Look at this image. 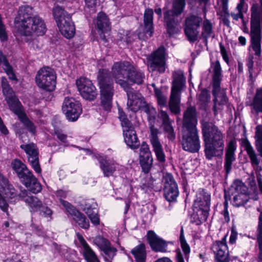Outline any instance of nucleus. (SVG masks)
<instances>
[{"label":"nucleus","instance_id":"f257e3e1","mask_svg":"<svg viewBox=\"0 0 262 262\" xmlns=\"http://www.w3.org/2000/svg\"><path fill=\"white\" fill-rule=\"evenodd\" d=\"M202 129L206 158L211 160L213 157L222 156L224 142L221 130L212 122L205 121L202 122Z\"/></svg>","mask_w":262,"mask_h":262},{"label":"nucleus","instance_id":"f03ea898","mask_svg":"<svg viewBox=\"0 0 262 262\" xmlns=\"http://www.w3.org/2000/svg\"><path fill=\"white\" fill-rule=\"evenodd\" d=\"M97 79L100 92V107L105 111H110L114 92L111 74L105 69L100 70Z\"/></svg>","mask_w":262,"mask_h":262},{"label":"nucleus","instance_id":"7ed1b4c3","mask_svg":"<svg viewBox=\"0 0 262 262\" xmlns=\"http://www.w3.org/2000/svg\"><path fill=\"white\" fill-rule=\"evenodd\" d=\"M212 68L213 69L212 94L214 96L213 110L214 115H216L219 111L223 110V106L226 104L228 98L225 90H222L220 86L222 74L219 61L217 60L212 63Z\"/></svg>","mask_w":262,"mask_h":262},{"label":"nucleus","instance_id":"20e7f679","mask_svg":"<svg viewBox=\"0 0 262 262\" xmlns=\"http://www.w3.org/2000/svg\"><path fill=\"white\" fill-rule=\"evenodd\" d=\"M168 107L172 113L177 115L180 113L181 94L185 84L183 72L181 70L173 72Z\"/></svg>","mask_w":262,"mask_h":262},{"label":"nucleus","instance_id":"39448f33","mask_svg":"<svg viewBox=\"0 0 262 262\" xmlns=\"http://www.w3.org/2000/svg\"><path fill=\"white\" fill-rule=\"evenodd\" d=\"M255 147L259 155L262 157V125H258L255 128ZM242 145L246 151L250 160L251 166L256 170H262V167L259 165L260 159L253 146L247 139L242 141Z\"/></svg>","mask_w":262,"mask_h":262},{"label":"nucleus","instance_id":"423d86ee","mask_svg":"<svg viewBox=\"0 0 262 262\" xmlns=\"http://www.w3.org/2000/svg\"><path fill=\"white\" fill-rule=\"evenodd\" d=\"M185 6V0H173L172 10L164 13L167 31L170 36L177 34L180 31L177 27L179 22L176 20L175 17L182 13Z\"/></svg>","mask_w":262,"mask_h":262},{"label":"nucleus","instance_id":"0eeeda50","mask_svg":"<svg viewBox=\"0 0 262 262\" xmlns=\"http://www.w3.org/2000/svg\"><path fill=\"white\" fill-rule=\"evenodd\" d=\"M229 191L232 196L231 202L236 207L244 206L249 200L248 188L240 180L234 181Z\"/></svg>","mask_w":262,"mask_h":262},{"label":"nucleus","instance_id":"6e6552de","mask_svg":"<svg viewBox=\"0 0 262 262\" xmlns=\"http://www.w3.org/2000/svg\"><path fill=\"white\" fill-rule=\"evenodd\" d=\"M180 142L182 148L190 152H198L200 142L197 129L182 128Z\"/></svg>","mask_w":262,"mask_h":262},{"label":"nucleus","instance_id":"1a4fd4ad","mask_svg":"<svg viewBox=\"0 0 262 262\" xmlns=\"http://www.w3.org/2000/svg\"><path fill=\"white\" fill-rule=\"evenodd\" d=\"M202 18L196 14H189L184 20V32L190 42H194L199 38Z\"/></svg>","mask_w":262,"mask_h":262},{"label":"nucleus","instance_id":"9d476101","mask_svg":"<svg viewBox=\"0 0 262 262\" xmlns=\"http://www.w3.org/2000/svg\"><path fill=\"white\" fill-rule=\"evenodd\" d=\"M56 79L54 71L49 67L40 69L36 76V82L38 86L48 91L54 90Z\"/></svg>","mask_w":262,"mask_h":262},{"label":"nucleus","instance_id":"9b49d317","mask_svg":"<svg viewBox=\"0 0 262 262\" xmlns=\"http://www.w3.org/2000/svg\"><path fill=\"white\" fill-rule=\"evenodd\" d=\"M116 62L126 76V80L137 84L143 83L145 78L144 74L136 66L127 61Z\"/></svg>","mask_w":262,"mask_h":262},{"label":"nucleus","instance_id":"f8f14e48","mask_svg":"<svg viewBox=\"0 0 262 262\" xmlns=\"http://www.w3.org/2000/svg\"><path fill=\"white\" fill-rule=\"evenodd\" d=\"M194 205L199 208L197 213L200 222H205L208 217L210 210V194L204 190H199L196 194Z\"/></svg>","mask_w":262,"mask_h":262},{"label":"nucleus","instance_id":"ddd939ff","mask_svg":"<svg viewBox=\"0 0 262 262\" xmlns=\"http://www.w3.org/2000/svg\"><path fill=\"white\" fill-rule=\"evenodd\" d=\"M18 32L22 35L30 36L34 34L36 36H42L46 32V26L44 20L38 15H34Z\"/></svg>","mask_w":262,"mask_h":262},{"label":"nucleus","instance_id":"4468645a","mask_svg":"<svg viewBox=\"0 0 262 262\" xmlns=\"http://www.w3.org/2000/svg\"><path fill=\"white\" fill-rule=\"evenodd\" d=\"M165 49L160 47L147 58V67L149 71L164 73L165 71Z\"/></svg>","mask_w":262,"mask_h":262},{"label":"nucleus","instance_id":"2eb2a0df","mask_svg":"<svg viewBox=\"0 0 262 262\" xmlns=\"http://www.w3.org/2000/svg\"><path fill=\"white\" fill-rule=\"evenodd\" d=\"M62 110L67 119L72 122L77 120L82 113L80 103L73 97H67L64 98Z\"/></svg>","mask_w":262,"mask_h":262},{"label":"nucleus","instance_id":"dca6fc26","mask_svg":"<svg viewBox=\"0 0 262 262\" xmlns=\"http://www.w3.org/2000/svg\"><path fill=\"white\" fill-rule=\"evenodd\" d=\"M76 85L82 97L86 100H94L97 92L92 81L85 77H80L76 80Z\"/></svg>","mask_w":262,"mask_h":262},{"label":"nucleus","instance_id":"f3484780","mask_svg":"<svg viewBox=\"0 0 262 262\" xmlns=\"http://www.w3.org/2000/svg\"><path fill=\"white\" fill-rule=\"evenodd\" d=\"M1 86L3 95L10 108L13 112L18 111L19 108L21 107L20 103L5 77L2 78Z\"/></svg>","mask_w":262,"mask_h":262},{"label":"nucleus","instance_id":"a211bd4d","mask_svg":"<svg viewBox=\"0 0 262 262\" xmlns=\"http://www.w3.org/2000/svg\"><path fill=\"white\" fill-rule=\"evenodd\" d=\"M20 148L26 153L28 162L32 168L36 173H40L41 169L39 162V150L37 145L33 143H30L21 145Z\"/></svg>","mask_w":262,"mask_h":262},{"label":"nucleus","instance_id":"6ab92c4d","mask_svg":"<svg viewBox=\"0 0 262 262\" xmlns=\"http://www.w3.org/2000/svg\"><path fill=\"white\" fill-rule=\"evenodd\" d=\"M164 184V195L166 200L169 202L176 201L179 195V190L177 184L171 174L165 175Z\"/></svg>","mask_w":262,"mask_h":262},{"label":"nucleus","instance_id":"aec40b11","mask_svg":"<svg viewBox=\"0 0 262 262\" xmlns=\"http://www.w3.org/2000/svg\"><path fill=\"white\" fill-rule=\"evenodd\" d=\"M251 11V39L261 38L260 23L261 21V15L259 13L258 6L252 5Z\"/></svg>","mask_w":262,"mask_h":262},{"label":"nucleus","instance_id":"412c9836","mask_svg":"<svg viewBox=\"0 0 262 262\" xmlns=\"http://www.w3.org/2000/svg\"><path fill=\"white\" fill-rule=\"evenodd\" d=\"M211 249L216 262H230V258L225 237L221 241H216Z\"/></svg>","mask_w":262,"mask_h":262},{"label":"nucleus","instance_id":"4be33fe9","mask_svg":"<svg viewBox=\"0 0 262 262\" xmlns=\"http://www.w3.org/2000/svg\"><path fill=\"white\" fill-rule=\"evenodd\" d=\"M150 130V142L156 154L157 159L160 162H164L165 161V156L162 146L158 136L159 132L158 129L155 128L154 126H151Z\"/></svg>","mask_w":262,"mask_h":262},{"label":"nucleus","instance_id":"5701e85b","mask_svg":"<svg viewBox=\"0 0 262 262\" xmlns=\"http://www.w3.org/2000/svg\"><path fill=\"white\" fill-rule=\"evenodd\" d=\"M32 8L29 6H22L20 7L18 11V16L15 19V27L17 32L27 25V23L32 18Z\"/></svg>","mask_w":262,"mask_h":262},{"label":"nucleus","instance_id":"b1692460","mask_svg":"<svg viewBox=\"0 0 262 262\" xmlns=\"http://www.w3.org/2000/svg\"><path fill=\"white\" fill-rule=\"evenodd\" d=\"M127 96L128 109L134 112H136L144 106L145 101L140 93L135 91H131L127 92Z\"/></svg>","mask_w":262,"mask_h":262},{"label":"nucleus","instance_id":"393cba45","mask_svg":"<svg viewBox=\"0 0 262 262\" xmlns=\"http://www.w3.org/2000/svg\"><path fill=\"white\" fill-rule=\"evenodd\" d=\"M197 123L196 109L190 106L184 113L182 128L197 129Z\"/></svg>","mask_w":262,"mask_h":262},{"label":"nucleus","instance_id":"a878e982","mask_svg":"<svg viewBox=\"0 0 262 262\" xmlns=\"http://www.w3.org/2000/svg\"><path fill=\"white\" fill-rule=\"evenodd\" d=\"M124 140L126 145L133 149H137L140 145L136 132L132 125L123 128Z\"/></svg>","mask_w":262,"mask_h":262},{"label":"nucleus","instance_id":"bb28decb","mask_svg":"<svg viewBox=\"0 0 262 262\" xmlns=\"http://www.w3.org/2000/svg\"><path fill=\"white\" fill-rule=\"evenodd\" d=\"M112 73L116 82L125 91L126 94H127L128 91H134L130 87L127 80H125V79H126V76L121 71L120 67L117 62H115L112 67Z\"/></svg>","mask_w":262,"mask_h":262},{"label":"nucleus","instance_id":"cd10ccee","mask_svg":"<svg viewBox=\"0 0 262 262\" xmlns=\"http://www.w3.org/2000/svg\"><path fill=\"white\" fill-rule=\"evenodd\" d=\"M158 117L162 121V126L167 134V138L171 141H174L176 138V134L171 125L173 121L170 120L167 113L161 110L159 112Z\"/></svg>","mask_w":262,"mask_h":262},{"label":"nucleus","instance_id":"c85d7f7f","mask_svg":"<svg viewBox=\"0 0 262 262\" xmlns=\"http://www.w3.org/2000/svg\"><path fill=\"white\" fill-rule=\"evenodd\" d=\"M94 243L99 247V248L103 251L105 255L108 257V259H112L116 255L117 249L111 246L110 242L106 238L101 236H98L94 238Z\"/></svg>","mask_w":262,"mask_h":262},{"label":"nucleus","instance_id":"c756f323","mask_svg":"<svg viewBox=\"0 0 262 262\" xmlns=\"http://www.w3.org/2000/svg\"><path fill=\"white\" fill-rule=\"evenodd\" d=\"M147 238L152 250L156 252H166L167 245L165 241L158 236L152 231L147 233Z\"/></svg>","mask_w":262,"mask_h":262},{"label":"nucleus","instance_id":"7c9ffc66","mask_svg":"<svg viewBox=\"0 0 262 262\" xmlns=\"http://www.w3.org/2000/svg\"><path fill=\"white\" fill-rule=\"evenodd\" d=\"M96 204L93 202L90 203L86 202L82 205V209L88 215L92 224L98 225L100 223V220L98 215V211L96 208Z\"/></svg>","mask_w":262,"mask_h":262},{"label":"nucleus","instance_id":"2f4dec72","mask_svg":"<svg viewBox=\"0 0 262 262\" xmlns=\"http://www.w3.org/2000/svg\"><path fill=\"white\" fill-rule=\"evenodd\" d=\"M235 149L236 147L234 142L230 141L228 145L225 155L224 169L227 174L230 173L232 168V163L235 160L234 154Z\"/></svg>","mask_w":262,"mask_h":262},{"label":"nucleus","instance_id":"473e14b6","mask_svg":"<svg viewBox=\"0 0 262 262\" xmlns=\"http://www.w3.org/2000/svg\"><path fill=\"white\" fill-rule=\"evenodd\" d=\"M58 26L61 33L66 38L70 39L75 35V28L72 21L71 17H68L66 20L60 21Z\"/></svg>","mask_w":262,"mask_h":262},{"label":"nucleus","instance_id":"72a5a7b5","mask_svg":"<svg viewBox=\"0 0 262 262\" xmlns=\"http://www.w3.org/2000/svg\"><path fill=\"white\" fill-rule=\"evenodd\" d=\"M78 239L82 246L83 256L87 262H99L94 251L88 244L82 236H78Z\"/></svg>","mask_w":262,"mask_h":262},{"label":"nucleus","instance_id":"f704fd0d","mask_svg":"<svg viewBox=\"0 0 262 262\" xmlns=\"http://www.w3.org/2000/svg\"><path fill=\"white\" fill-rule=\"evenodd\" d=\"M180 241L181 243V248L184 253L185 256H184L183 253L180 250L176 251V262H185L184 258L187 259L188 258V255L190 253V247L187 244L184 236L183 228L181 230V234L180 236Z\"/></svg>","mask_w":262,"mask_h":262},{"label":"nucleus","instance_id":"c9c22d12","mask_svg":"<svg viewBox=\"0 0 262 262\" xmlns=\"http://www.w3.org/2000/svg\"><path fill=\"white\" fill-rule=\"evenodd\" d=\"M19 195L23 198L24 201L29 206L32 211H37L41 207L42 202L37 197L29 195L28 192L27 190L22 191Z\"/></svg>","mask_w":262,"mask_h":262},{"label":"nucleus","instance_id":"e433bc0d","mask_svg":"<svg viewBox=\"0 0 262 262\" xmlns=\"http://www.w3.org/2000/svg\"><path fill=\"white\" fill-rule=\"evenodd\" d=\"M153 14L154 12L152 9H147L145 10L144 15V23L146 38L150 37L153 33Z\"/></svg>","mask_w":262,"mask_h":262},{"label":"nucleus","instance_id":"4c0bfd02","mask_svg":"<svg viewBox=\"0 0 262 262\" xmlns=\"http://www.w3.org/2000/svg\"><path fill=\"white\" fill-rule=\"evenodd\" d=\"M96 26L97 28L102 33H105L110 30V23L107 15L105 13L99 12L98 14L96 19Z\"/></svg>","mask_w":262,"mask_h":262},{"label":"nucleus","instance_id":"58836bf2","mask_svg":"<svg viewBox=\"0 0 262 262\" xmlns=\"http://www.w3.org/2000/svg\"><path fill=\"white\" fill-rule=\"evenodd\" d=\"M118 164L108 161L103 160L100 162V167L105 177H110L113 175L118 168Z\"/></svg>","mask_w":262,"mask_h":262},{"label":"nucleus","instance_id":"ea45409f","mask_svg":"<svg viewBox=\"0 0 262 262\" xmlns=\"http://www.w3.org/2000/svg\"><path fill=\"white\" fill-rule=\"evenodd\" d=\"M7 182L5 184L2 182L0 183V190L4 197L9 200L14 198L16 194L15 188L9 183L7 179Z\"/></svg>","mask_w":262,"mask_h":262},{"label":"nucleus","instance_id":"a19ab883","mask_svg":"<svg viewBox=\"0 0 262 262\" xmlns=\"http://www.w3.org/2000/svg\"><path fill=\"white\" fill-rule=\"evenodd\" d=\"M250 105L252 107V111L256 114H258L262 112V88L256 90Z\"/></svg>","mask_w":262,"mask_h":262},{"label":"nucleus","instance_id":"79ce46f5","mask_svg":"<svg viewBox=\"0 0 262 262\" xmlns=\"http://www.w3.org/2000/svg\"><path fill=\"white\" fill-rule=\"evenodd\" d=\"M0 63L3 64V68L9 79L12 80H16V77L12 66L9 64L6 56L3 54L1 51H0Z\"/></svg>","mask_w":262,"mask_h":262},{"label":"nucleus","instance_id":"37998d69","mask_svg":"<svg viewBox=\"0 0 262 262\" xmlns=\"http://www.w3.org/2000/svg\"><path fill=\"white\" fill-rule=\"evenodd\" d=\"M14 112L17 114L20 121L24 124L28 130L33 134H34L36 129L35 126L33 122L29 119L26 114L22 111L21 107L19 108L18 111H15Z\"/></svg>","mask_w":262,"mask_h":262},{"label":"nucleus","instance_id":"c03bdc74","mask_svg":"<svg viewBox=\"0 0 262 262\" xmlns=\"http://www.w3.org/2000/svg\"><path fill=\"white\" fill-rule=\"evenodd\" d=\"M74 220L76 222L79 226L83 229H87L89 228V221L85 216L77 209L71 215Z\"/></svg>","mask_w":262,"mask_h":262},{"label":"nucleus","instance_id":"a18cd8bd","mask_svg":"<svg viewBox=\"0 0 262 262\" xmlns=\"http://www.w3.org/2000/svg\"><path fill=\"white\" fill-rule=\"evenodd\" d=\"M131 252L134 255L136 262H145L146 252L145 246L143 244L136 246Z\"/></svg>","mask_w":262,"mask_h":262},{"label":"nucleus","instance_id":"49530a36","mask_svg":"<svg viewBox=\"0 0 262 262\" xmlns=\"http://www.w3.org/2000/svg\"><path fill=\"white\" fill-rule=\"evenodd\" d=\"M53 13L57 25L60 24V21L62 22L66 20V18H67L68 17H71L70 14L59 6L53 9Z\"/></svg>","mask_w":262,"mask_h":262},{"label":"nucleus","instance_id":"de8ad7c7","mask_svg":"<svg viewBox=\"0 0 262 262\" xmlns=\"http://www.w3.org/2000/svg\"><path fill=\"white\" fill-rule=\"evenodd\" d=\"M140 163L145 173H147L150 170L152 164V158L151 155L140 156Z\"/></svg>","mask_w":262,"mask_h":262},{"label":"nucleus","instance_id":"09e8293b","mask_svg":"<svg viewBox=\"0 0 262 262\" xmlns=\"http://www.w3.org/2000/svg\"><path fill=\"white\" fill-rule=\"evenodd\" d=\"M212 24L208 19H205L203 23L202 35L204 38L210 37L212 33Z\"/></svg>","mask_w":262,"mask_h":262},{"label":"nucleus","instance_id":"8fccbe9b","mask_svg":"<svg viewBox=\"0 0 262 262\" xmlns=\"http://www.w3.org/2000/svg\"><path fill=\"white\" fill-rule=\"evenodd\" d=\"M155 95L157 98L158 104L160 106H167V97L163 92L158 88H155Z\"/></svg>","mask_w":262,"mask_h":262},{"label":"nucleus","instance_id":"3c124183","mask_svg":"<svg viewBox=\"0 0 262 262\" xmlns=\"http://www.w3.org/2000/svg\"><path fill=\"white\" fill-rule=\"evenodd\" d=\"M251 47L257 56H261V38L251 39Z\"/></svg>","mask_w":262,"mask_h":262},{"label":"nucleus","instance_id":"603ef678","mask_svg":"<svg viewBox=\"0 0 262 262\" xmlns=\"http://www.w3.org/2000/svg\"><path fill=\"white\" fill-rule=\"evenodd\" d=\"M11 166L12 169L16 173L17 175L19 174L23 170L27 167L25 164L18 159H15L12 161L11 162Z\"/></svg>","mask_w":262,"mask_h":262},{"label":"nucleus","instance_id":"864d4df0","mask_svg":"<svg viewBox=\"0 0 262 262\" xmlns=\"http://www.w3.org/2000/svg\"><path fill=\"white\" fill-rule=\"evenodd\" d=\"M26 187L33 193H38L41 190V184L36 178L31 181L29 186H26Z\"/></svg>","mask_w":262,"mask_h":262},{"label":"nucleus","instance_id":"5fc2aeb1","mask_svg":"<svg viewBox=\"0 0 262 262\" xmlns=\"http://www.w3.org/2000/svg\"><path fill=\"white\" fill-rule=\"evenodd\" d=\"M38 211H39V214L41 216L46 217L49 220H51L53 211L48 207L44 206L42 205L41 207H40Z\"/></svg>","mask_w":262,"mask_h":262},{"label":"nucleus","instance_id":"6e6d98bb","mask_svg":"<svg viewBox=\"0 0 262 262\" xmlns=\"http://www.w3.org/2000/svg\"><path fill=\"white\" fill-rule=\"evenodd\" d=\"M199 100L202 105H205L210 100V95L209 92L204 89L201 91L199 95Z\"/></svg>","mask_w":262,"mask_h":262},{"label":"nucleus","instance_id":"4d7b16f0","mask_svg":"<svg viewBox=\"0 0 262 262\" xmlns=\"http://www.w3.org/2000/svg\"><path fill=\"white\" fill-rule=\"evenodd\" d=\"M119 118L121 122V125L122 127H125L126 126H129L132 125L131 122L128 120V119L126 118V116L125 113L121 110L119 108Z\"/></svg>","mask_w":262,"mask_h":262},{"label":"nucleus","instance_id":"13d9d810","mask_svg":"<svg viewBox=\"0 0 262 262\" xmlns=\"http://www.w3.org/2000/svg\"><path fill=\"white\" fill-rule=\"evenodd\" d=\"M0 39L2 41L8 39V36L6 31V27L2 21V17L0 14Z\"/></svg>","mask_w":262,"mask_h":262},{"label":"nucleus","instance_id":"bf43d9fd","mask_svg":"<svg viewBox=\"0 0 262 262\" xmlns=\"http://www.w3.org/2000/svg\"><path fill=\"white\" fill-rule=\"evenodd\" d=\"M256 238L262 239V212H260L258 217V223L256 231Z\"/></svg>","mask_w":262,"mask_h":262},{"label":"nucleus","instance_id":"052dcab7","mask_svg":"<svg viewBox=\"0 0 262 262\" xmlns=\"http://www.w3.org/2000/svg\"><path fill=\"white\" fill-rule=\"evenodd\" d=\"M147 155H151L148 145L145 142H143L140 149V156Z\"/></svg>","mask_w":262,"mask_h":262},{"label":"nucleus","instance_id":"680f3d73","mask_svg":"<svg viewBox=\"0 0 262 262\" xmlns=\"http://www.w3.org/2000/svg\"><path fill=\"white\" fill-rule=\"evenodd\" d=\"M60 203L66 208L67 211L72 215L76 209L69 202L60 199Z\"/></svg>","mask_w":262,"mask_h":262},{"label":"nucleus","instance_id":"e2e57ef3","mask_svg":"<svg viewBox=\"0 0 262 262\" xmlns=\"http://www.w3.org/2000/svg\"><path fill=\"white\" fill-rule=\"evenodd\" d=\"M228 203L227 200H225L224 202V210L222 214H223L225 220L228 222L230 221L229 214L228 210Z\"/></svg>","mask_w":262,"mask_h":262},{"label":"nucleus","instance_id":"0e129e2a","mask_svg":"<svg viewBox=\"0 0 262 262\" xmlns=\"http://www.w3.org/2000/svg\"><path fill=\"white\" fill-rule=\"evenodd\" d=\"M8 207V204L0 193V208L3 211L7 212V214H8L7 212Z\"/></svg>","mask_w":262,"mask_h":262},{"label":"nucleus","instance_id":"69168bd1","mask_svg":"<svg viewBox=\"0 0 262 262\" xmlns=\"http://www.w3.org/2000/svg\"><path fill=\"white\" fill-rule=\"evenodd\" d=\"M35 177L33 176L32 172L30 173V174L27 175L26 177L24 178H23L21 179V182L26 186H29L31 181L35 178Z\"/></svg>","mask_w":262,"mask_h":262},{"label":"nucleus","instance_id":"338daca9","mask_svg":"<svg viewBox=\"0 0 262 262\" xmlns=\"http://www.w3.org/2000/svg\"><path fill=\"white\" fill-rule=\"evenodd\" d=\"M247 9V5L245 3V0H240V3L237 5L236 9L238 10L239 17L242 16V12L244 8Z\"/></svg>","mask_w":262,"mask_h":262},{"label":"nucleus","instance_id":"774afa93","mask_svg":"<svg viewBox=\"0 0 262 262\" xmlns=\"http://www.w3.org/2000/svg\"><path fill=\"white\" fill-rule=\"evenodd\" d=\"M257 243L259 250L257 257V261L262 262V239L257 240Z\"/></svg>","mask_w":262,"mask_h":262}]
</instances>
